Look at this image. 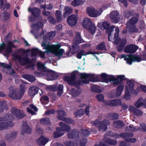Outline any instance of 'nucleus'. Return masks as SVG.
Segmentation results:
<instances>
[{"label":"nucleus","instance_id":"63","mask_svg":"<svg viewBox=\"0 0 146 146\" xmlns=\"http://www.w3.org/2000/svg\"><path fill=\"white\" fill-rule=\"evenodd\" d=\"M39 52H40V50L37 48L33 49L31 50L32 56H36L37 54Z\"/></svg>","mask_w":146,"mask_h":146},{"label":"nucleus","instance_id":"35","mask_svg":"<svg viewBox=\"0 0 146 146\" xmlns=\"http://www.w3.org/2000/svg\"><path fill=\"white\" fill-rule=\"evenodd\" d=\"M143 99L142 98H139L134 104V106L137 108L143 106Z\"/></svg>","mask_w":146,"mask_h":146},{"label":"nucleus","instance_id":"43","mask_svg":"<svg viewBox=\"0 0 146 146\" xmlns=\"http://www.w3.org/2000/svg\"><path fill=\"white\" fill-rule=\"evenodd\" d=\"M84 3L82 0H74L71 4L74 6H76L82 5Z\"/></svg>","mask_w":146,"mask_h":146},{"label":"nucleus","instance_id":"6","mask_svg":"<svg viewBox=\"0 0 146 146\" xmlns=\"http://www.w3.org/2000/svg\"><path fill=\"white\" fill-rule=\"evenodd\" d=\"M138 16L139 15L137 14V17H133L129 19L126 23L127 29L129 30V32L130 33L137 32L138 31L135 25L139 20V18L138 17Z\"/></svg>","mask_w":146,"mask_h":146},{"label":"nucleus","instance_id":"47","mask_svg":"<svg viewBox=\"0 0 146 146\" xmlns=\"http://www.w3.org/2000/svg\"><path fill=\"white\" fill-rule=\"evenodd\" d=\"M64 144L66 146H78L76 142L71 141H66L64 142Z\"/></svg>","mask_w":146,"mask_h":146},{"label":"nucleus","instance_id":"21","mask_svg":"<svg viewBox=\"0 0 146 146\" xmlns=\"http://www.w3.org/2000/svg\"><path fill=\"white\" fill-rule=\"evenodd\" d=\"M11 66L12 65L11 64L9 65L7 64L0 62V66H2L3 68H7V73L9 75L13 74L15 73L14 70L11 68Z\"/></svg>","mask_w":146,"mask_h":146},{"label":"nucleus","instance_id":"8","mask_svg":"<svg viewBox=\"0 0 146 146\" xmlns=\"http://www.w3.org/2000/svg\"><path fill=\"white\" fill-rule=\"evenodd\" d=\"M16 47L11 41H9L6 43L3 42L0 44V51H3L6 54H9L12 52V48Z\"/></svg>","mask_w":146,"mask_h":146},{"label":"nucleus","instance_id":"58","mask_svg":"<svg viewBox=\"0 0 146 146\" xmlns=\"http://www.w3.org/2000/svg\"><path fill=\"white\" fill-rule=\"evenodd\" d=\"M132 14V12L128 10H126L124 11L123 15L124 17L127 19H128L131 16Z\"/></svg>","mask_w":146,"mask_h":146},{"label":"nucleus","instance_id":"20","mask_svg":"<svg viewBox=\"0 0 146 146\" xmlns=\"http://www.w3.org/2000/svg\"><path fill=\"white\" fill-rule=\"evenodd\" d=\"M68 23L71 26H75L77 22V16L75 15H71L67 20Z\"/></svg>","mask_w":146,"mask_h":146},{"label":"nucleus","instance_id":"46","mask_svg":"<svg viewBox=\"0 0 146 146\" xmlns=\"http://www.w3.org/2000/svg\"><path fill=\"white\" fill-rule=\"evenodd\" d=\"M71 93L72 97H75L80 93L81 92L79 90H76L74 89H72Z\"/></svg>","mask_w":146,"mask_h":146},{"label":"nucleus","instance_id":"27","mask_svg":"<svg viewBox=\"0 0 146 146\" xmlns=\"http://www.w3.org/2000/svg\"><path fill=\"white\" fill-rule=\"evenodd\" d=\"M79 133V131L77 130L73 129L71 132H68L67 134V136L69 139H72L74 137H78Z\"/></svg>","mask_w":146,"mask_h":146},{"label":"nucleus","instance_id":"23","mask_svg":"<svg viewBox=\"0 0 146 146\" xmlns=\"http://www.w3.org/2000/svg\"><path fill=\"white\" fill-rule=\"evenodd\" d=\"M134 134L132 133H123L120 134H115V137L116 138L121 137L125 139V140L126 141V140L130 138L133 137Z\"/></svg>","mask_w":146,"mask_h":146},{"label":"nucleus","instance_id":"50","mask_svg":"<svg viewBox=\"0 0 146 146\" xmlns=\"http://www.w3.org/2000/svg\"><path fill=\"white\" fill-rule=\"evenodd\" d=\"M91 34L94 33L96 30V27L93 24L89 28L87 29Z\"/></svg>","mask_w":146,"mask_h":146},{"label":"nucleus","instance_id":"19","mask_svg":"<svg viewBox=\"0 0 146 146\" xmlns=\"http://www.w3.org/2000/svg\"><path fill=\"white\" fill-rule=\"evenodd\" d=\"M122 103L121 100L118 99L108 100L106 102L105 105L111 106H117L121 105Z\"/></svg>","mask_w":146,"mask_h":146},{"label":"nucleus","instance_id":"61","mask_svg":"<svg viewBox=\"0 0 146 146\" xmlns=\"http://www.w3.org/2000/svg\"><path fill=\"white\" fill-rule=\"evenodd\" d=\"M105 141L108 144L112 145H115L117 144V141L115 140L108 139L106 140H105Z\"/></svg>","mask_w":146,"mask_h":146},{"label":"nucleus","instance_id":"31","mask_svg":"<svg viewBox=\"0 0 146 146\" xmlns=\"http://www.w3.org/2000/svg\"><path fill=\"white\" fill-rule=\"evenodd\" d=\"M124 125V123L121 121L118 120L113 122V126L116 128H121Z\"/></svg>","mask_w":146,"mask_h":146},{"label":"nucleus","instance_id":"17","mask_svg":"<svg viewBox=\"0 0 146 146\" xmlns=\"http://www.w3.org/2000/svg\"><path fill=\"white\" fill-rule=\"evenodd\" d=\"M43 76H46V79L48 80H54L58 77L57 74L55 72H45Z\"/></svg>","mask_w":146,"mask_h":146},{"label":"nucleus","instance_id":"62","mask_svg":"<svg viewBox=\"0 0 146 146\" xmlns=\"http://www.w3.org/2000/svg\"><path fill=\"white\" fill-rule=\"evenodd\" d=\"M57 112L58 113V115L57 116V118L58 116H60L62 117H63V116H66V114L65 112L62 110H58L57 111Z\"/></svg>","mask_w":146,"mask_h":146},{"label":"nucleus","instance_id":"49","mask_svg":"<svg viewBox=\"0 0 146 146\" xmlns=\"http://www.w3.org/2000/svg\"><path fill=\"white\" fill-rule=\"evenodd\" d=\"M119 115L116 113H111L109 114V119L110 120L117 119L119 118Z\"/></svg>","mask_w":146,"mask_h":146},{"label":"nucleus","instance_id":"14","mask_svg":"<svg viewBox=\"0 0 146 146\" xmlns=\"http://www.w3.org/2000/svg\"><path fill=\"white\" fill-rule=\"evenodd\" d=\"M110 17L111 21L114 23H117L120 19V16L117 11H112L110 14Z\"/></svg>","mask_w":146,"mask_h":146},{"label":"nucleus","instance_id":"39","mask_svg":"<svg viewBox=\"0 0 146 146\" xmlns=\"http://www.w3.org/2000/svg\"><path fill=\"white\" fill-rule=\"evenodd\" d=\"M85 113V111L84 109H81L76 110L74 112V114L76 117L78 116H80L84 114Z\"/></svg>","mask_w":146,"mask_h":146},{"label":"nucleus","instance_id":"51","mask_svg":"<svg viewBox=\"0 0 146 146\" xmlns=\"http://www.w3.org/2000/svg\"><path fill=\"white\" fill-rule=\"evenodd\" d=\"M127 83L129 88L130 91H133L134 89V84L131 80H128L127 81Z\"/></svg>","mask_w":146,"mask_h":146},{"label":"nucleus","instance_id":"33","mask_svg":"<svg viewBox=\"0 0 146 146\" xmlns=\"http://www.w3.org/2000/svg\"><path fill=\"white\" fill-rule=\"evenodd\" d=\"M22 77L31 82H34L36 80L35 77L32 75L27 74H25L23 75Z\"/></svg>","mask_w":146,"mask_h":146},{"label":"nucleus","instance_id":"3","mask_svg":"<svg viewBox=\"0 0 146 146\" xmlns=\"http://www.w3.org/2000/svg\"><path fill=\"white\" fill-rule=\"evenodd\" d=\"M41 45L44 49L47 50L50 52L52 53L59 58L62 56L65 52L63 49L60 48L57 45H49L46 44L44 42H43Z\"/></svg>","mask_w":146,"mask_h":146},{"label":"nucleus","instance_id":"25","mask_svg":"<svg viewBox=\"0 0 146 146\" xmlns=\"http://www.w3.org/2000/svg\"><path fill=\"white\" fill-rule=\"evenodd\" d=\"M38 91V88L36 86H32L28 90V94L30 96H33L37 94Z\"/></svg>","mask_w":146,"mask_h":146},{"label":"nucleus","instance_id":"45","mask_svg":"<svg viewBox=\"0 0 146 146\" xmlns=\"http://www.w3.org/2000/svg\"><path fill=\"white\" fill-rule=\"evenodd\" d=\"M123 86L122 85H120L117 87L116 92L117 96L118 97L121 95V92L123 90Z\"/></svg>","mask_w":146,"mask_h":146},{"label":"nucleus","instance_id":"44","mask_svg":"<svg viewBox=\"0 0 146 146\" xmlns=\"http://www.w3.org/2000/svg\"><path fill=\"white\" fill-rule=\"evenodd\" d=\"M65 13L64 14V16L66 15H68L72 13V9L71 7L68 6L65 7L64 8Z\"/></svg>","mask_w":146,"mask_h":146},{"label":"nucleus","instance_id":"53","mask_svg":"<svg viewBox=\"0 0 146 146\" xmlns=\"http://www.w3.org/2000/svg\"><path fill=\"white\" fill-rule=\"evenodd\" d=\"M96 98L99 102H103L104 101V96L102 94H98L96 96Z\"/></svg>","mask_w":146,"mask_h":146},{"label":"nucleus","instance_id":"18","mask_svg":"<svg viewBox=\"0 0 146 146\" xmlns=\"http://www.w3.org/2000/svg\"><path fill=\"white\" fill-rule=\"evenodd\" d=\"M31 129L28 126L27 123L26 122L23 123L22 127L21 132L22 135H23L26 133L27 134H29L31 133Z\"/></svg>","mask_w":146,"mask_h":146},{"label":"nucleus","instance_id":"37","mask_svg":"<svg viewBox=\"0 0 146 146\" xmlns=\"http://www.w3.org/2000/svg\"><path fill=\"white\" fill-rule=\"evenodd\" d=\"M30 106L31 109L29 108H27V111L28 112L31 113L32 115L34 114L35 113L34 111H37V108L35 106H34L32 104Z\"/></svg>","mask_w":146,"mask_h":146},{"label":"nucleus","instance_id":"38","mask_svg":"<svg viewBox=\"0 0 146 146\" xmlns=\"http://www.w3.org/2000/svg\"><path fill=\"white\" fill-rule=\"evenodd\" d=\"M55 15L56 21L57 22L59 23L63 21L62 14L59 11H56Z\"/></svg>","mask_w":146,"mask_h":146},{"label":"nucleus","instance_id":"7","mask_svg":"<svg viewBox=\"0 0 146 146\" xmlns=\"http://www.w3.org/2000/svg\"><path fill=\"white\" fill-rule=\"evenodd\" d=\"M115 33L114 37L113 38V43L115 44H117L119 42L120 44L117 47V50L119 52L121 51L123 49L124 46L127 43V40L126 39H123L119 40V29L118 28H115Z\"/></svg>","mask_w":146,"mask_h":146},{"label":"nucleus","instance_id":"13","mask_svg":"<svg viewBox=\"0 0 146 146\" xmlns=\"http://www.w3.org/2000/svg\"><path fill=\"white\" fill-rule=\"evenodd\" d=\"M102 26L104 28L106 29L109 34L108 40L109 41L112 40V37L111 35L112 34V32L113 31V29L115 28L114 26H112L110 27V24L107 21H105L103 22L102 23Z\"/></svg>","mask_w":146,"mask_h":146},{"label":"nucleus","instance_id":"55","mask_svg":"<svg viewBox=\"0 0 146 146\" xmlns=\"http://www.w3.org/2000/svg\"><path fill=\"white\" fill-rule=\"evenodd\" d=\"M96 48L98 50H105L106 49L104 42H102L96 46Z\"/></svg>","mask_w":146,"mask_h":146},{"label":"nucleus","instance_id":"54","mask_svg":"<svg viewBox=\"0 0 146 146\" xmlns=\"http://www.w3.org/2000/svg\"><path fill=\"white\" fill-rule=\"evenodd\" d=\"M40 122V123L43 125L45 124H48L50 123V121L48 118H46L45 119H41Z\"/></svg>","mask_w":146,"mask_h":146},{"label":"nucleus","instance_id":"26","mask_svg":"<svg viewBox=\"0 0 146 146\" xmlns=\"http://www.w3.org/2000/svg\"><path fill=\"white\" fill-rule=\"evenodd\" d=\"M17 132L16 131L11 132L10 133L6 134L5 137L7 140L9 141H12L16 137Z\"/></svg>","mask_w":146,"mask_h":146},{"label":"nucleus","instance_id":"59","mask_svg":"<svg viewBox=\"0 0 146 146\" xmlns=\"http://www.w3.org/2000/svg\"><path fill=\"white\" fill-rule=\"evenodd\" d=\"M2 20H7L10 18L9 14L6 13H3V15L1 16Z\"/></svg>","mask_w":146,"mask_h":146},{"label":"nucleus","instance_id":"52","mask_svg":"<svg viewBox=\"0 0 146 146\" xmlns=\"http://www.w3.org/2000/svg\"><path fill=\"white\" fill-rule=\"evenodd\" d=\"M140 127H138L137 130L144 132H146V124L143 123H140Z\"/></svg>","mask_w":146,"mask_h":146},{"label":"nucleus","instance_id":"15","mask_svg":"<svg viewBox=\"0 0 146 146\" xmlns=\"http://www.w3.org/2000/svg\"><path fill=\"white\" fill-rule=\"evenodd\" d=\"M11 112L12 114L18 119L22 118L24 116L23 111L15 107L12 109Z\"/></svg>","mask_w":146,"mask_h":146},{"label":"nucleus","instance_id":"64","mask_svg":"<svg viewBox=\"0 0 146 146\" xmlns=\"http://www.w3.org/2000/svg\"><path fill=\"white\" fill-rule=\"evenodd\" d=\"M48 19L49 22L51 24H54L56 23V21L55 19L52 16H49L48 18Z\"/></svg>","mask_w":146,"mask_h":146},{"label":"nucleus","instance_id":"9","mask_svg":"<svg viewBox=\"0 0 146 146\" xmlns=\"http://www.w3.org/2000/svg\"><path fill=\"white\" fill-rule=\"evenodd\" d=\"M87 14L90 17H96L101 15L103 12L102 8L96 10L92 7H88L86 10Z\"/></svg>","mask_w":146,"mask_h":146},{"label":"nucleus","instance_id":"60","mask_svg":"<svg viewBox=\"0 0 146 146\" xmlns=\"http://www.w3.org/2000/svg\"><path fill=\"white\" fill-rule=\"evenodd\" d=\"M134 114L137 116H142L143 114V111L140 109L137 108L134 111Z\"/></svg>","mask_w":146,"mask_h":146},{"label":"nucleus","instance_id":"32","mask_svg":"<svg viewBox=\"0 0 146 146\" xmlns=\"http://www.w3.org/2000/svg\"><path fill=\"white\" fill-rule=\"evenodd\" d=\"M102 78L106 81L112 80L114 78V76L112 75H108L105 73H102L101 74Z\"/></svg>","mask_w":146,"mask_h":146},{"label":"nucleus","instance_id":"57","mask_svg":"<svg viewBox=\"0 0 146 146\" xmlns=\"http://www.w3.org/2000/svg\"><path fill=\"white\" fill-rule=\"evenodd\" d=\"M90 134V133L89 131L87 129L82 130L81 135V137L82 138L84 136L86 137Z\"/></svg>","mask_w":146,"mask_h":146},{"label":"nucleus","instance_id":"56","mask_svg":"<svg viewBox=\"0 0 146 146\" xmlns=\"http://www.w3.org/2000/svg\"><path fill=\"white\" fill-rule=\"evenodd\" d=\"M37 65L38 67V69L39 70H42L45 72L46 71L45 67L43 64L40 62H38Z\"/></svg>","mask_w":146,"mask_h":146},{"label":"nucleus","instance_id":"29","mask_svg":"<svg viewBox=\"0 0 146 146\" xmlns=\"http://www.w3.org/2000/svg\"><path fill=\"white\" fill-rule=\"evenodd\" d=\"M96 54L95 52H89L86 53H85L84 50H81L77 54L76 56L79 59L81 58L82 56V55L86 56V55L91 54L94 55L96 56L95 54Z\"/></svg>","mask_w":146,"mask_h":146},{"label":"nucleus","instance_id":"42","mask_svg":"<svg viewBox=\"0 0 146 146\" xmlns=\"http://www.w3.org/2000/svg\"><path fill=\"white\" fill-rule=\"evenodd\" d=\"M91 90L92 91L96 93H100L102 91L99 87L94 85H93L92 86Z\"/></svg>","mask_w":146,"mask_h":146},{"label":"nucleus","instance_id":"28","mask_svg":"<svg viewBox=\"0 0 146 146\" xmlns=\"http://www.w3.org/2000/svg\"><path fill=\"white\" fill-rule=\"evenodd\" d=\"M49 141L48 138L42 136L36 141L37 143L40 145H45Z\"/></svg>","mask_w":146,"mask_h":146},{"label":"nucleus","instance_id":"22","mask_svg":"<svg viewBox=\"0 0 146 146\" xmlns=\"http://www.w3.org/2000/svg\"><path fill=\"white\" fill-rule=\"evenodd\" d=\"M7 104L6 102L0 101V113L3 111V109L5 108ZM9 117H11V115L10 114H7L3 117H0V121H2L3 119L5 120L7 118Z\"/></svg>","mask_w":146,"mask_h":146},{"label":"nucleus","instance_id":"4","mask_svg":"<svg viewBox=\"0 0 146 146\" xmlns=\"http://www.w3.org/2000/svg\"><path fill=\"white\" fill-rule=\"evenodd\" d=\"M9 96L14 100H19L21 98L25 91V87L23 85H20V90L19 91L12 87L9 88Z\"/></svg>","mask_w":146,"mask_h":146},{"label":"nucleus","instance_id":"34","mask_svg":"<svg viewBox=\"0 0 146 146\" xmlns=\"http://www.w3.org/2000/svg\"><path fill=\"white\" fill-rule=\"evenodd\" d=\"M28 11L29 12H31L32 14L35 16L39 14L40 13V10L38 8H35L31 9L29 8L28 9Z\"/></svg>","mask_w":146,"mask_h":146},{"label":"nucleus","instance_id":"41","mask_svg":"<svg viewBox=\"0 0 146 146\" xmlns=\"http://www.w3.org/2000/svg\"><path fill=\"white\" fill-rule=\"evenodd\" d=\"M125 94L124 96V98L126 100H129L131 99V96L129 94V90L127 87L125 88Z\"/></svg>","mask_w":146,"mask_h":146},{"label":"nucleus","instance_id":"24","mask_svg":"<svg viewBox=\"0 0 146 146\" xmlns=\"http://www.w3.org/2000/svg\"><path fill=\"white\" fill-rule=\"evenodd\" d=\"M92 24V21L89 18H85L83 19L82 25L84 28L87 29L89 28Z\"/></svg>","mask_w":146,"mask_h":146},{"label":"nucleus","instance_id":"5","mask_svg":"<svg viewBox=\"0 0 146 146\" xmlns=\"http://www.w3.org/2000/svg\"><path fill=\"white\" fill-rule=\"evenodd\" d=\"M91 122L93 125L98 128L99 131L102 132L106 131L108 129L107 126L110 124V121L106 119H105L102 121L97 119L95 121H92Z\"/></svg>","mask_w":146,"mask_h":146},{"label":"nucleus","instance_id":"30","mask_svg":"<svg viewBox=\"0 0 146 146\" xmlns=\"http://www.w3.org/2000/svg\"><path fill=\"white\" fill-rule=\"evenodd\" d=\"M10 7V4L7 3L6 0H0V7L2 10H4L6 8L8 9Z\"/></svg>","mask_w":146,"mask_h":146},{"label":"nucleus","instance_id":"1","mask_svg":"<svg viewBox=\"0 0 146 146\" xmlns=\"http://www.w3.org/2000/svg\"><path fill=\"white\" fill-rule=\"evenodd\" d=\"M75 76V73H72L70 76H65L64 78V80L72 85L75 86L79 85L81 82L83 84H86L89 83V81L94 82L95 81L94 79L96 77L94 74H88L85 73H82L80 75L82 80L80 81L76 80Z\"/></svg>","mask_w":146,"mask_h":146},{"label":"nucleus","instance_id":"10","mask_svg":"<svg viewBox=\"0 0 146 146\" xmlns=\"http://www.w3.org/2000/svg\"><path fill=\"white\" fill-rule=\"evenodd\" d=\"M84 42V40L81 38L80 33H76V37L74 39L73 43L72 46L74 53H76L79 50V47L77 44Z\"/></svg>","mask_w":146,"mask_h":146},{"label":"nucleus","instance_id":"16","mask_svg":"<svg viewBox=\"0 0 146 146\" xmlns=\"http://www.w3.org/2000/svg\"><path fill=\"white\" fill-rule=\"evenodd\" d=\"M138 47L133 44H130L125 47L124 52L128 53H133L135 52L138 49Z\"/></svg>","mask_w":146,"mask_h":146},{"label":"nucleus","instance_id":"11","mask_svg":"<svg viewBox=\"0 0 146 146\" xmlns=\"http://www.w3.org/2000/svg\"><path fill=\"white\" fill-rule=\"evenodd\" d=\"M14 117L11 115V117L7 118L5 119H3L1 121H3L0 123V130L6 129L9 127L13 125V123L12 121Z\"/></svg>","mask_w":146,"mask_h":146},{"label":"nucleus","instance_id":"48","mask_svg":"<svg viewBox=\"0 0 146 146\" xmlns=\"http://www.w3.org/2000/svg\"><path fill=\"white\" fill-rule=\"evenodd\" d=\"M60 129L63 132L64 131H68V132L71 130V128L69 126L64 124L60 127Z\"/></svg>","mask_w":146,"mask_h":146},{"label":"nucleus","instance_id":"2","mask_svg":"<svg viewBox=\"0 0 146 146\" xmlns=\"http://www.w3.org/2000/svg\"><path fill=\"white\" fill-rule=\"evenodd\" d=\"M25 52V50L23 49H20L17 54L13 55L14 59L15 60H18L19 63L21 65H28L29 67L31 66L32 68H33L34 66L33 63L35 60H31L27 56H24Z\"/></svg>","mask_w":146,"mask_h":146},{"label":"nucleus","instance_id":"12","mask_svg":"<svg viewBox=\"0 0 146 146\" xmlns=\"http://www.w3.org/2000/svg\"><path fill=\"white\" fill-rule=\"evenodd\" d=\"M122 57L124 58V60L126 61L127 63L131 64L133 62H139L141 60V57L138 56H135L134 55H123Z\"/></svg>","mask_w":146,"mask_h":146},{"label":"nucleus","instance_id":"36","mask_svg":"<svg viewBox=\"0 0 146 146\" xmlns=\"http://www.w3.org/2000/svg\"><path fill=\"white\" fill-rule=\"evenodd\" d=\"M64 134V133L61 130L60 128H57L56 131L54 133V137L57 138L62 136Z\"/></svg>","mask_w":146,"mask_h":146},{"label":"nucleus","instance_id":"40","mask_svg":"<svg viewBox=\"0 0 146 146\" xmlns=\"http://www.w3.org/2000/svg\"><path fill=\"white\" fill-rule=\"evenodd\" d=\"M57 118L59 120L63 121L68 123H72L73 122L72 120L68 118L58 116L57 117Z\"/></svg>","mask_w":146,"mask_h":146}]
</instances>
